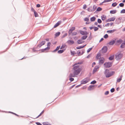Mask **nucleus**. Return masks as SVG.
<instances>
[{"label":"nucleus","instance_id":"29","mask_svg":"<svg viewBox=\"0 0 125 125\" xmlns=\"http://www.w3.org/2000/svg\"><path fill=\"white\" fill-rule=\"evenodd\" d=\"M116 12V10H114L110 11V13L112 14H115Z\"/></svg>","mask_w":125,"mask_h":125},{"label":"nucleus","instance_id":"18","mask_svg":"<svg viewBox=\"0 0 125 125\" xmlns=\"http://www.w3.org/2000/svg\"><path fill=\"white\" fill-rule=\"evenodd\" d=\"M67 42L70 44H73L74 43V42L72 40H69L67 41Z\"/></svg>","mask_w":125,"mask_h":125},{"label":"nucleus","instance_id":"57","mask_svg":"<svg viewBox=\"0 0 125 125\" xmlns=\"http://www.w3.org/2000/svg\"><path fill=\"white\" fill-rule=\"evenodd\" d=\"M51 44V43L50 42H48L47 43V47H50Z\"/></svg>","mask_w":125,"mask_h":125},{"label":"nucleus","instance_id":"41","mask_svg":"<svg viewBox=\"0 0 125 125\" xmlns=\"http://www.w3.org/2000/svg\"><path fill=\"white\" fill-rule=\"evenodd\" d=\"M122 42V39H120L117 40V43H120Z\"/></svg>","mask_w":125,"mask_h":125},{"label":"nucleus","instance_id":"60","mask_svg":"<svg viewBox=\"0 0 125 125\" xmlns=\"http://www.w3.org/2000/svg\"><path fill=\"white\" fill-rule=\"evenodd\" d=\"M109 92L108 91H106L105 93V95H107L109 94Z\"/></svg>","mask_w":125,"mask_h":125},{"label":"nucleus","instance_id":"30","mask_svg":"<svg viewBox=\"0 0 125 125\" xmlns=\"http://www.w3.org/2000/svg\"><path fill=\"white\" fill-rule=\"evenodd\" d=\"M114 55L112 56L109 57V59L110 60H112L114 59Z\"/></svg>","mask_w":125,"mask_h":125},{"label":"nucleus","instance_id":"1","mask_svg":"<svg viewBox=\"0 0 125 125\" xmlns=\"http://www.w3.org/2000/svg\"><path fill=\"white\" fill-rule=\"evenodd\" d=\"M79 65H76L74 66L73 68V69L74 70L73 72V74L74 75H77L79 74L81 71L82 69L79 68Z\"/></svg>","mask_w":125,"mask_h":125},{"label":"nucleus","instance_id":"61","mask_svg":"<svg viewBox=\"0 0 125 125\" xmlns=\"http://www.w3.org/2000/svg\"><path fill=\"white\" fill-rule=\"evenodd\" d=\"M87 7V6H86V4H84V5L83 6V9H85Z\"/></svg>","mask_w":125,"mask_h":125},{"label":"nucleus","instance_id":"3","mask_svg":"<svg viewBox=\"0 0 125 125\" xmlns=\"http://www.w3.org/2000/svg\"><path fill=\"white\" fill-rule=\"evenodd\" d=\"M112 65V63L111 62H108L104 63V67L106 68H109L111 67Z\"/></svg>","mask_w":125,"mask_h":125},{"label":"nucleus","instance_id":"33","mask_svg":"<svg viewBox=\"0 0 125 125\" xmlns=\"http://www.w3.org/2000/svg\"><path fill=\"white\" fill-rule=\"evenodd\" d=\"M94 87V86L90 85V86L88 88V90H91L92 89V88Z\"/></svg>","mask_w":125,"mask_h":125},{"label":"nucleus","instance_id":"59","mask_svg":"<svg viewBox=\"0 0 125 125\" xmlns=\"http://www.w3.org/2000/svg\"><path fill=\"white\" fill-rule=\"evenodd\" d=\"M70 29L72 30L73 31L75 29V27H72Z\"/></svg>","mask_w":125,"mask_h":125},{"label":"nucleus","instance_id":"55","mask_svg":"<svg viewBox=\"0 0 125 125\" xmlns=\"http://www.w3.org/2000/svg\"><path fill=\"white\" fill-rule=\"evenodd\" d=\"M72 31H72V30L70 29L68 31V33H69V34H70L71 33H72Z\"/></svg>","mask_w":125,"mask_h":125},{"label":"nucleus","instance_id":"38","mask_svg":"<svg viewBox=\"0 0 125 125\" xmlns=\"http://www.w3.org/2000/svg\"><path fill=\"white\" fill-rule=\"evenodd\" d=\"M34 16L35 17H38V15L36 11L34 12Z\"/></svg>","mask_w":125,"mask_h":125},{"label":"nucleus","instance_id":"63","mask_svg":"<svg viewBox=\"0 0 125 125\" xmlns=\"http://www.w3.org/2000/svg\"><path fill=\"white\" fill-rule=\"evenodd\" d=\"M31 10L33 12L35 11V10L33 9V8L32 7L31 8Z\"/></svg>","mask_w":125,"mask_h":125},{"label":"nucleus","instance_id":"27","mask_svg":"<svg viewBox=\"0 0 125 125\" xmlns=\"http://www.w3.org/2000/svg\"><path fill=\"white\" fill-rule=\"evenodd\" d=\"M83 63V61L79 62H76V63L74 64V66L75 65H77V64H82Z\"/></svg>","mask_w":125,"mask_h":125},{"label":"nucleus","instance_id":"4","mask_svg":"<svg viewBox=\"0 0 125 125\" xmlns=\"http://www.w3.org/2000/svg\"><path fill=\"white\" fill-rule=\"evenodd\" d=\"M105 61L104 58L103 57H101L99 59V65L102 64Z\"/></svg>","mask_w":125,"mask_h":125},{"label":"nucleus","instance_id":"13","mask_svg":"<svg viewBox=\"0 0 125 125\" xmlns=\"http://www.w3.org/2000/svg\"><path fill=\"white\" fill-rule=\"evenodd\" d=\"M115 42V40H113L109 42L108 44L110 45H113L114 44Z\"/></svg>","mask_w":125,"mask_h":125},{"label":"nucleus","instance_id":"22","mask_svg":"<svg viewBox=\"0 0 125 125\" xmlns=\"http://www.w3.org/2000/svg\"><path fill=\"white\" fill-rule=\"evenodd\" d=\"M44 110H43L42 112L40 113L39 115L35 118H37L40 116H41L44 113Z\"/></svg>","mask_w":125,"mask_h":125},{"label":"nucleus","instance_id":"23","mask_svg":"<svg viewBox=\"0 0 125 125\" xmlns=\"http://www.w3.org/2000/svg\"><path fill=\"white\" fill-rule=\"evenodd\" d=\"M87 36L86 35H84L82 37L81 39L83 40H85L87 38Z\"/></svg>","mask_w":125,"mask_h":125},{"label":"nucleus","instance_id":"48","mask_svg":"<svg viewBox=\"0 0 125 125\" xmlns=\"http://www.w3.org/2000/svg\"><path fill=\"white\" fill-rule=\"evenodd\" d=\"M67 35V33H65L64 35H63L62 37V38H64L65 36H66Z\"/></svg>","mask_w":125,"mask_h":125},{"label":"nucleus","instance_id":"39","mask_svg":"<svg viewBox=\"0 0 125 125\" xmlns=\"http://www.w3.org/2000/svg\"><path fill=\"white\" fill-rule=\"evenodd\" d=\"M43 125H51L48 122H44L43 123Z\"/></svg>","mask_w":125,"mask_h":125},{"label":"nucleus","instance_id":"58","mask_svg":"<svg viewBox=\"0 0 125 125\" xmlns=\"http://www.w3.org/2000/svg\"><path fill=\"white\" fill-rule=\"evenodd\" d=\"M77 34V33L76 32H73L72 33V35H76Z\"/></svg>","mask_w":125,"mask_h":125},{"label":"nucleus","instance_id":"42","mask_svg":"<svg viewBox=\"0 0 125 125\" xmlns=\"http://www.w3.org/2000/svg\"><path fill=\"white\" fill-rule=\"evenodd\" d=\"M115 18L114 17H112L110 18V20L111 21H114L115 20Z\"/></svg>","mask_w":125,"mask_h":125},{"label":"nucleus","instance_id":"64","mask_svg":"<svg viewBox=\"0 0 125 125\" xmlns=\"http://www.w3.org/2000/svg\"><path fill=\"white\" fill-rule=\"evenodd\" d=\"M36 124L37 125H42L39 122H36Z\"/></svg>","mask_w":125,"mask_h":125},{"label":"nucleus","instance_id":"6","mask_svg":"<svg viewBox=\"0 0 125 125\" xmlns=\"http://www.w3.org/2000/svg\"><path fill=\"white\" fill-rule=\"evenodd\" d=\"M108 50L107 46H104L103 47L102 49V51L103 53H105Z\"/></svg>","mask_w":125,"mask_h":125},{"label":"nucleus","instance_id":"7","mask_svg":"<svg viewBox=\"0 0 125 125\" xmlns=\"http://www.w3.org/2000/svg\"><path fill=\"white\" fill-rule=\"evenodd\" d=\"M114 73V72L113 71L109 72L107 74H106V77L107 78H108L111 76L113 75Z\"/></svg>","mask_w":125,"mask_h":125},{"label":"nucleus","instance_id":"12","mask_svg":"<svg viewBox=\"0 0 125 125\" xmlns=\"http://www.w3.org/2000/svg\"><path fill=\"white\" fill-rule=\"evenodd\" d=\"M123 75H121L119 78H117L116 80L117 83H119L122 80V78L123 77Z\"/></svg>","mask_w":125,"mask_h":125},{"label":"nucleus","instance_id":"36","mask_svg":"<svg viewBox=\"0 0 125 125\" xmlns=\"http://www.w3.org/2000/svg\"><path fill=\"white\" fill-rule=\"evenodd\" d=\"M117 3L116 2H115L114 3L112 4V6L113 7H115L117 5Z\"/></svg>","mask_w":125,"mask_h":125},{"label":"nucleus","instance_id":"43","mask_svg":"<svg viewBox=\"0 0 125 125\" xmlns=\"http://www.w3.org/2000/svg\"><path fill=\"white\" fill-rule=\"evenodd\" d=\"M119 6L120 7H123L124 6V4L123 3H121L119 4Z\"/></svg>","mask_w":125,"mask_h":125},{"label":"nucleus","instance_id":"20","mask_svg":"<svg viewBox=\"0 0 125 125\" xmlns=\"http://www.w3.org/2000/svg\"><path fill=\"white\" fill-rule=\"evenodd\" d=\"M65 50V49L64 50H59L58 51V53L59 54H61Z\"/></svg>","mask_w":125,"mask_h":125},{"label":"nucleus","instance_id":"28","mask_svg":"<svg viewBox=\"0 0 125 125\" xmlns=\"http://www.w3.org/2000/svg\"><path fill=\"white\" fill-rule=\"evenodd\" d=\"M106 16L104 15H103L101 17V19L103 21H104L106 18Z\"/></svg>","mask_w":125,"mask_h":125},{"label":"nucleus","instance_id":"9","mask_svg":"<svg viewBox=\"0 0 125 125\" xmlns=\"http://www.w3.org/2000/svg\"><path fill=\"white\" fill-rule=\"evenodd\" d=\"M45 41H42L40 43V44L38 45L37 46L39 48L41 47L42 45H44L45 43Z\"/></svg>","mask_w":125,"mask_h":125},{"label":"nucleus","instance_id":"54","mask_svg":"<svg viewBox=\"0 0 125 125\" xmlns=\"http://www.w3.org/2000/svg\"><path fill=\"white\" fill-rule=\"evenodd\" d=\"M89 20V19L88 18H85L84 19V21H88Z\"/></svg>","mask_w":125,"mask_h":125},{"label":"nucleus","instance_id":"52","mask_svg":"<svg viewBox=\"0 0 125 125\" xmlns=\"http://www.w3.org/2000/svg\"><path fill=\"white\" fill-rule=\"evenodd\" d=\"M77 52L78 56H80L81 55V52L79 50L77 51Z\"/></svg>","mask_w":125,"mask_h":125},{"label":"nucleus","instance_id":"62","mask_svg":"<svg viewBox=\"0 0 125 125\" xmlns=\"http://www.w3.org/2000/svg\"><path fill=\"white\" fill-rule=\"evenodd\" d=\"M71 53L72 55H74L75 54V52L74 51L72 52V51H71Z\"/></svg>","mask_w":125,"mask_h":125},{"label":"nucleus","instance_id":"40","mask_svg":"<svg viewBox=\"0 0 125 125\" xmlns=\"http://www.w3.org/2000/svg\"><path fill=\"white\" fill-rule=\"evenodd\" d=\"M66 46V45L65 44H63L61 46V48H60V49H63L64 48L65 46Z\"/></svg>","mask_w":125,"mask_h":125},{"label":"nucleus","instance_id":"5","mask_svg":"<svg viewBox=\"0 0 125 125\" xmlns=\"http://www.w3.org/2000/svg\"><path fill=\"white\" fill-rule=\"evenodd\" d=\"M123 56V54L122 53H120L115 55V58L117 60H118L120 59Z\"/></svg>","mask_w":125,"mask_h":125},{"label":"nucleus","instance_id":"8","mask_svg":"<svg viewBox=\"0 0 125 125\" xmlns=\"http://www.w3.org/2000/svg\"><path fill=\"white\" fill-rule=\"evenodd\" d=\"M80 33L83 35H87L88 34L87 32L86 31H79Z\"/></svg>","mask_w":125,"mask_h":125},{"label":"nucleus","instance_id":"45","mask_svg":"<svg viewBox=\"0 0 125 125\" xmlns=\"http://www.w3.org/2000/svg\"><path fill=\"white\" fill-rule=\"evenodd\" d=\"M108 37V35L107 34H105L104 36V37L105 39H106Z\"/></svg>","mask_w":125,"mask_h":125},{"label":"nucleus","instance_id":"47","mask_svg":"<svg viewBox=\"0 0 125 125\" xmlns=\"http://www.w3.org/2000/svg\"><path fill=\"white\" fill-rule=\"evenodd\" d=\"M96 83V81L95 80H94L92 81L91 83L92 84H94Z\"/></svg>","mask_w":125,"mask_h":125},{"label":"nucleus","instance_id":"37","mask_svg":"<svg viewBox=\"0 0 125 125\" xmlns=\"http://www.w3.org/2000/svg\"><path fill=\"white\" fill-rule=\"evenodd\" d=\"M116 23L118 24L121 22V21H119L116 19Z\"/></svg>","mask_w":125,"mask_h":125},{"label":"nucleus","instance_id":"32","mask_svg":"<svg viewBox=\"0 0 125 125\" xmlns=\"http://www.w3.org/2000/svg\"><path fill=\"white\" fill-rule=\"evenodd\" d=\"M91 32L90 33V34L89 36V38H88V39L89 40H90L92 38V36L91 35Z\"/></svg>","mask_w":125,"mask_h":125},{"label":"nucleus","instance_id":"49","mask_svg":"<svg viewBox=\"0 0 125 125\" xmlns=\"http://www.w3.org/2000/svg\"><path fill=\"white\" fill-rule=\"evenodd\" d=\"M121 13H125V9H123L120 12Z\"/></svg>","mask_w":125,"mask_h":125},{"label":"nucleus","instance_id":"51","mask_svg":"<svg viewBox=\"0 0 125 125\" xmlns=\"http://www.w3.org/2000/svg\"><path fill=\"white\" fill-rule=\"evenodd\" d=\"M115 90V89L114 88H113L111 89L110 91L111 93H113L114 92Z\"/></svg>","mask_w":125,"mask_h":125},{"label":"nucleus","instance_id":"44","mask_svg":"<svg viewBox=\"0 0 125 125\" xmlns=\"http://www.w3.org/2000/svg\"><path fill=\"white\" fill-rule=\"evenodd\" d=\"M97 22L99 23H102V21L100 19H98L97 20Z\"/></svg>","mask_w":125,"mask_h":125},{"label":"nucleus","instance_id":"10","mask_svg":"<svg viewBox=\"0 0 125 125\" xmlns=\"http://www.w3.org/2000/svg\"><path fill=\"white\" fill-rule=\"evenodd\" d=\"M61 23V21H59L54 26L53 28H55L59 26L60 24Z\"/></svg>","mask_w":125,"mask_h":125},{"label":"nucleus","instance_id":"46","mask_svg":"<svg viewBox=\"0 0 125 125\" xmlns=\"http://www.w3.org/2000/svg\"><path fill=\"white\" fill-rule=\"evenodd\" d=\"M112 0H104V2H110Z\"/></svg>","mask_w":125,"mask_h":125},{"label":"nucleus","instance_id":"16","mask_svg":"<svg viewBox=\"0 0 125 125\" xmlns=\"http://www.w3.org/2000/svg\"><path fill=\"white\" fill-rule=\"evenodd\" d=\"M92 6L90 7H89L87 9V10L88 11L90 12H92Z\"/></svg>","mask_w":125,"mask_h":125},{"label":"nucleus","instance_id":"50","mask_svg":"<svg viewBox=\"0 0 125 125\" xmlns=\"http://www.w3.org/2000/svg\"><path fill=\"white\" fill-rule=\"evenodd\" d=\"M92 47H91L89 48V49H88L87 51V52H89L90 51L92 50Z\"/></svg>","mask_w":125,"mask_h":125},{"label":"nucleus","instance_id":"24","mask_svg":"<svg viewBox=\"0 0 125 125\" xmlns=\"http://www.w3.org/2000/svg\"><path fill=\"white\" fill-rule=\"evenodd\" d=\"M109 72V70L108 69H106L105 70L104 72V74L105 75V76L106 75V74H107Z\"/></svg>","mask_w":125,"mask_h":125},{"label":"nucleus","instance_id":"35","mask_svg":"<svg viewBox=\"0 0 125 125\" xmlns=\"http://www.w3.org/2000/svg\"><path fill=\"white\" fill-rule=\"evenodd\" d=\"M125 44V43H122L120 46V47L121 48H124Z\"/></svg>","mask_w":125,"mask_h":125},{"label":"nucleus","instance_id":"17","mask_svg":"<svg viewBox=\"0 0 125 125\" xmlns=\"http://www.w3.org/2000/svg\"><path fill=\"white\" fill-rule=\"evenodd\" d=\"M77 42L78 44H82L84 42V41H83L82 39H79L77 41Z\"/></svg>","mask_w":125,"mask_h":125},{"label":"nucleus","instance_id":"56","mask_svg":"<svg viewBox=\"0 0 125 125\" xmlns=\"http://www.w3.org/2000/svg\"><path fill=\"white\" fill-rule=\"evenodd\" d=\"M72 31H72V30L70 29L68 31V33H69V34H70L71 33H72Z\"/></svg>","mask_w":125,"mask_h":125},{"label":"nucleus","instance_id":"53","mask_svg":"<svg viewBox=\"0 0 125 125\" xmlns=\"http://www.w3.org/2000/svg\"><path fill=\"white\" fill-rule=\"evenodd\" d=\"M94 30L95 31H97L98 29V28L97 27H94Z\"/></svg>","mask_w":125,"mask_h":125},{"label":"nucleus","instance_id":"15","mask_svg":"<svg viewBox=\"0 0 125 125\" xmlns=\"http://www.w3.org/2000/svg\"><path fill=\"white\" fill-rule=\"evenodd\" d=\"M115 29H113L111 30H108L107 31V32L109 33H112L116 31Z\"/></svg>","mask_w":125,"mask_h":125},{"label":"nucleus","instance_id":"34","mask_svg":"<svg viewBox=\"0 0 125 125\" xmlns=\"http://www.w3.org/2000/svg\"><path fill=\"white\" fill-rule=\"evenodd\" d=\"M102 10V9L100 7H98V8L97 9V10H96V11H101Z\"/></svg>","mask_w":125,"mask_h":125},{"label":"nucleus","instance_id":"26","mask_svg":"<svg viewBox=\"0 0 125 125\" xmlns=\"http://www.w3.org/2000/svg\"><path fill=\"white\" fill-rule=\"evenodd\" d=\"M60 32H57L55 34V35L56 37H58L60 35Z\"/></svg>","mask_w":125,"mask_h":125},{"label":"nucleus","instance_id":"31","mask_svg":"<svg viewBox=\"0 0 125 125\" xmlns=\"http://www.w3.org/2000/svg\"><path fill=\"white\" fill-rule=\"evenodd\" d=\"M97 8V6H95V5H94L93 6V12L96 9V8Z\"/></svg>","mask_w":125,"mask_h":125},{"label":"nucleus","instance_id":"21","mask_svg":"<svg viewBox=\"0 0 125 125\" xmlns=\"http://www.w3.org/2000/svg\"><path fill=\"white\" fill-rule=\"evenodd\" d=\"M100 56H101V54H100V53H98L97 54L96 56V59H99V57H100Z\"/></svg>","mask_w":125,"mask_h":125},{"label":"nucleus","instance_id":"11","mask_svg":"<svg viewBox=\"0 0 125 125\" xmlns=\"http://www.w3.org/2000/svg\"><path fill=\"white\" fill-rule=\"evenodd\" d=\"M99 68V67L98 66H96L93 70V73H94L96 72L97 71V70Z\"/></svg>","mask_w":125,"mask_h":125},{"label":"nucleus","instance_id":"19","mask_svg":"<svg viewBox=\"0 0 125 125\" xmlns=\"http://www.w3.org/2000/svg\"><path fill=\"white\" fill-rule=\"evenodd\" d=\"M86 45L85 44V45H84L83 46H78V47H76V49H81V48H83V47H84Z\"/></svg>","mask_w":125,"mask_h":125},{"label":"nucleus","instance_id":"2","mask_svg":"<svg viewBox=\"0 0 125 125\" xmlns=\"http://www.w3.org/2000/svg\"><path fill=\"white\" fill-rule=\"evenodd\" d=\"M89 80V77H87L81 81V83L82 84H85L88 82Z\"/></svg>","mask_w":125,"mask_h":125},{"label":"nucleus","instance_id":"14","mask_svg":"<svg viewBox=\"0 0 125 125\" xmlns=\"http://www.w3.org/2000/svg\"><path fill=\"white\" fill-rule=\"evenodd\" d=\"M50 49V47H47L44 49H42L41 50L42 51V52H44V51L46 50H48Z\"/></svg>","mask_w":125,"mask_h":125},{"label":"nucleus","instance_id":"25","mask_svg":"<svg viewBox=\"0 0 125 125\" xmlns=\"http://www.w3.org/2000/svg\"><path fill=\"white\" fill-rule=\"evenodd\" d=\"M95 17H93L91 18L90 20L91 21H95Z\"/></svg>","mask_w":125,"mask_h":125}]
</instances>
